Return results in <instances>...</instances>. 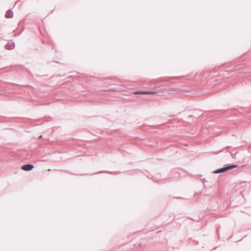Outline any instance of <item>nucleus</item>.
Masks as SVG:
<instances>
[{
	"mask_svg": "<svg viewBox=\"0 0 251 251\" xmlns=\"http://www.w3.org/2000/svg\"><path fill=\"white\" fill-rule=\"evenodd\" d=\"M34 166L30 164H25L22 166V169L24 171H29L32 170Z\"/></svg>",
	"mask_w": 251,
	"mask_h": 251,
	"instance_id": "obj_2",
	"label": "nucleus"
},
{
	"mask_svg": "<svg viewBox=\"0 0 251 251\" xmlns=\"http://www.w3.org/2000/svg\"><path fill=\"white\" fill-rule=\"evenodd\" d=\"M135 94H146V91H136Z\"/></svg>",
	"mask_w": 251,
	"mask_h": 251,
	"instance_id": "obj_7",
	"label": "nucleus"
},
{
	"mask_svg": "<svg viewBox=\"0 0 251 251\" xmlns=\"http://www.w3.org/2000/svg\"><path fill=\"white\" fill-rule=\"evenodd\" d=\"M174 77H163L160 78L158 79V83L163 82L165 81H170L171 79H174Z\"/></svg>",
	"mask_w": 251,
	"mask_h": 251,
	"instance_id": "obj_4",
	"label": "nucleus"
},
{
	"mask_svg": "<svg viewBox=\"0 0 251 251\" xmlns=\"http://www.w3.org/2000/svg\"><path fill=\"white\" fill-rule=\"evenodd\" d=\"M6 18H11L13 17V13L12 10L9 9L7 11L5 15Z\"/></svg>",
	"mask_w": 251,
	"mask_h": 251,
	"instance_id": "obj_3",
	"label": "nucleus"
},
{
	"mask_svg": "<svg viewBox=\"0 0 251 251\" xmlns=\"http://www.w3.org/2000/svg\"><path fill=\"white\" fill-rule=\"evenodd\" d=\"M238 165H230L215 170L213 173L215 174L221 173L226 172L229 170L236 168Z\"/></svg>",
	"mask_w": 251,
	"mask_h": 251,
	"instance_id": "obj_1",
	"label": "nucleus"
},
{
	"mask_svg": "<svg viewBox=\"0 0 251 251\" xmlns=\"http://www.w3.org/2000/svg\"><path fill=\"white\" fill-rule=\"evenodd\" d=\"M42 138V135H41L39 136V138Z\"/></svg>",
	"mask_w": 251,
	"mask_h": 251,
	"instance_id": "obj_10",
	"label": "nucleus"
},
{
	"mask_svg": "<svg viewBox=\"0 0 251 251\" xmlns=\"http://www.w3.org/2000/svg\"><path fill=\"white\" fill-rule=\"evenodd\" d=\"M237 154V152L236 153H230V154H231V156L232 157V158L233 159H235L236 158V154Z\"/></svg>",
	"mask_w": 251,
	"mask_h": 251,
	"instance_id": "obj_8",
	"label": "nucleus"
},
{
	"mask_svg": "<svg viewBox=\"0 0 251 251\" xmlns=\"http://www.w3.org/2000/svg\"><path fill=\"white\" fill-rule=\"evenodd\" d=\"M15 47V43H8L6 46L5 48L7 50H11Z\"/></svg>",
	"mask_w": 251,
	"mask_h": 251,
	"instance_id": "obj_5",
	"label": "nucleus"
},
{
	"mask_svg": "<svg viewBox=\"0 0 251 251\" xmlns=\"http://www.w3.org/2000/svg\"><path fill=\"white\" fill-rule=\"evenodd\" d=\"M175 116V115H170L169 117H173Z\"/></svg>",
	"mask_w": 251,
	"mask_h": 251,
	"instance_id": "obj_9",
	"label": "nucleus"
},
{
	"mask_svg": "<svg viewBox=\"0 0 251 251\" xmlns=\"http://www.w3.org/2000/svg\"><path fill=\"white\" fill-rule=\"evenodd\" d=\"M157 91H146V94H155L157 93Z\"/></svg>",
	"mask_w": 251,
	"mask_h": 251,
	"instance_id": "obj_6",
	"label": "nucleus"
}]
</instances>
